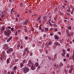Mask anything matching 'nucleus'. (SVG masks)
<instances>
[{"label": "nucleus", "instance_id": "nucleus-1", "mask_svg": "<svg viewBox=\"0 0 74 74\" xmlns=\"http://www.w3.org/2000/svg\"><path fill=\"white\" fill-rule=\"evenodd\" d=\"M29 71V69L28 68H26L24 69L23 71L24 73H27Z\"/></svg>", "mask_w": 74, "mask_h": 74}, {"label": "nucleus", "instance_id": "nucleus-2", "mask_svg": "<svg viewBox=\"0 0 74 74\" xmlns=\"http://www.w3.org/2000/svg\"><path fill=\"white\" fill-rule=\"evenodd\" d=\"M13 48H10L6 52L8 54H9L10 52H12L13 51Z\"/></svg>", "mask_w": 74, "mask_h": 74}, {"label": "nucleus", "instance_id": "nucleus-3", "mask_svg": "<svg viewBox=\"0 0 74 74\" xmlns=\"http://www.w3.org/2000/svg\"><path fill=\"white\" fill-rule=\"evenodd\" d=\"M32 65H33V63L31 62V60H29L27 66H29V67H31Z\"/></svg>", "mask_w": 74, "mask_h": 74}, {"label": "nucleus", "instance_id": "nucleus-4", "mask_svg": "<svg viewBox=\"0 0 74 74\" xmlns=\"http://www.w3.org/2000/svg\"><path fill=\"white\" fill-rule=\"evenodd\" d=\"M8 45L7 44H5L3 45V49H8Z\"/></svg>", "mask_w": 74, "mask_h": 74}, {"label": "nucleus", "instance_id": "nucleus-5", "mask_svg": "<svg viewBox=\"0 0 74 74\" xmlns=\"http://www.w3.org/2000/svg\"><path fill=\"white\" fill-rule=\"evenodd\" d=\"M74 34V32L73 31H71L70 32V33L68 34V37H70V36H73Z\"/></svg>", "mask_w": 74, "mask_h": 74}, {"label": "nucleus", "instance_id": "nucleus-6", "mask_svg": "<svg viewBox=\"0 0 74 74\" xmlns=\"http://www.w3.org/2000/svg\"><path fill=\"white\" fill-rule=\"evenodd\" d=\"M7 33L8 34V35H7V37H8V36H10V34L11 33V31L10 29H8L7 30Z\"/></svg>", "mask_w": 74, "mask_h": 74}, {"label": "nucleus", "instance_id": "nucleus-7", "mask_svg": "<svg viewBox=\"0 0 74 74\" xmlns=\"http://www.w3.org/2000/svg\"><path fill=\"white\" fill-rule=\"evenodd\" d=\"M56 68L58 69V70H57V73H59L60 72V69H59V66H58V65H57Z\"/></svg>", "mask_w": 74, "mask_h": 74}, {"label": "nucleus", "instance_id": "nucleus-8", "mask_svg": "<svg viewBox=\"0 0 74 74\" xmlns=\"http://www.w3.org/2000/svg\"><path fill=\"white\" fill-rule=\"evenodd\" d=\"M28 23V21L26 20L25 22L23 23V25H27Z\"/></svg>", "mask_w": 74, "mask_h": 74}, {"label": "nucleus", "instance_id": "nucleus-9", "mask_svg": "<svg viewBox=\"0 0 74 74\" xmlns=\"http://www.w3.org/2000/svg\"><path fill=\"white\" fill-rule=\"evenodd\" d=\"M12 38V36H11L10 37H9L8 39V40H7V42H9Z\"/></svg>", "mask_w": 74, "mask_h": 74}, {"label": "nucleus", "instance_id": "nucleus-10", "mask_svg": "<svg viewBox=\"0 0 74 74\" xmlns=\"http://www.w3.org/2000/svg\"><path fill=\"white\" fill-rule=\"evenodd\" d=\"M31 69L32 70H34L36 69V68H35V66L33 65L32 66Z\"/></svg>", "mask_w": 74, "mask_h": 74}, {"label": "nucleus", "instance_id": "nucleus-11", "mask_svg": "<svg viewBox=\"0 0 74 74\" xmlns=\"http://www.w3.org/2000/svg\"><path fill=\"white\" fill-rule=\"evenodd\" d=\"M55 45H56V46H58V45H59V46H60V44L58 42L55 43Z\"/></svg>", "mask_w": 74, "mask_h": 74}, {"label": "nucleus", "instance_id": "nucleus-12", "mask_svg": "<svg viewBox=\"0 0 74 74\" xmlns=\"http://www.w3.org/2000/svg\"><path fill=\"white\" fill-rule=\"evenodd\" d=\"M64 42V39H62L60 40V42L61 44H62Z\"/></svg>", "mask_w": 74, "mask_h": 74}, {"label": "nucleus", "instance_id": "nucleus-13", "mask_svg": "<svg viewBox=\"0 0 74 74\" xmlns=\"http://www.w3.org/2000/svg\"><path fill=\"white\" fill-rule=\"evenodd\" d=\"M5 27H2L1 29V32H3V31H4V30H5Z\"/></svg>", "mask_w": 74, "mask_h": 74}, {"label": "nucleus", "instance_id": "nucleus-14", "mask_svg": "<svg viewBox=\"0 0 74 74\" xmlns=\"http://www.w3.org/2000/svg\"><path fill=\"white\" fill-rule=\"evenodd\" d=\"M54 37L55 38V40H58V36L56 35L54 36Z\"/></svg>", "mask_w": 74, "mask_h": 74}, {"label": "nucleus", "instance_id": "nucleus-15", "mask_svg": "<svg viewBox=\"0 0 74 74\" xmlns=\"http://www.w3.org/2000/svg\"><path fill=\"white\" fill-rule=\"evenodd\" d=\"M48 22H49V26H51H51H53L52 24V23H51V22H50V21H49Z\"/></svg>", "mask_w": 74, "mask_h": 74}, {"label": "nucleus", "instance_id": "nucleus-16", "mask_svg": "<svg viewBox=\"0 0 74 74\" xmlns=\"http://www.w3.org/2000/svg\"><path fill=\"white\" fill-rule=\"evenodd\" d=\"M24 64L22 63H21V64H20V68H22V67L23 66Z\"/></svg>", "mask_w": 74, "mask_h": 74}, {"label": "nucleus", "instance_id": "nucleus-17", "mask_svg": "<svg viewBox=\"0 0 74 74\" xmlns=\"http://www.w3.org/2000/svg\"><path fill=\"white\" fill-rule=\"evenodd\" d=\"M63 65V64L62 63H60L59 65V67L60 68V67H62Z\"/></svg>", "mask_w": 74, "mask_h": 74}, {"label": "nucleus", "instance_id": "nucleus-18", "mask_svg": "<svg viewBox=\"0 0 74 74\" xmlns=\"http://www.w3.org/2000/svg\"><path fill=\"white\" fill-rule=\"evenodd\" d=\"M66 34L67 35V36H68V34H69V29H67L66 31Z\"/></svg>", "mask_w": 74, "mask_h": 74}, {"label": "nucleus", "instance_id": "nucleus-19", "mask_svg": "<svg viewBox=\"0 0 74 74\" xmlns=\"http://www.w3.org/2000/svg\"><path fill=\"white\" fill-rule=\"evenodd\" d=\"M73 68L71 69L69 71V73L70 74L72 73V71L73 70Z\"/></svg>", "mask_w": 74, "mask_h": 74}, {"label": "nucleus", "instance_id": "nucleus-20", "mask_svg": "<svg viewBox=\"0 0 74 74\" xmlns=\"http://www.w3.org/2000/svg\"><path fill=\"white\" fill-rule=\"evenodd\" d=\"M4 33H5V36L7 37V35H8V34L7 33V32H6L5 31H4Z\"/></svg>", "mask_w": 74, "mask_h": 74}, {"label": "nucleus", "instance_id": "nucleus-21", "mask_svg": "<svg viewBox=\"0 0 74 74\" xmlns=\"http://www.w3.org/2000/svg\"><path fill=\"white\" fill-rule=\"evenodd\" d=\"M28 50V49L27 48H26L25 49V52H26L27 53V50Z\"/></svg>", "mask_w": 74, "mask_h": 74}, {"label": "nucleus", "instance_id": "nucleus-22", "mask_svg": "<svg viewBox=\"0 0 74 74\" xmlns=\"http://www.w3.org/2000/svg\"><path fill=\"white\" fill-rule=\"evenodd\" d=\"M45 31H48L49 30V29L48 27H46L45 28Z\"/></svg>", "mask_w": 74, "mask_h": 74}, {"label": "nucleus", "instance_id": "nucleus-23", "mask_svg": "<svg viewBox=\"0 0 74 74\" xmlns=\"http://www.w3.org/2000/svg\"><path fill=\"white\" fill-rule=\"evenodd\" d=\"M67 28L68 29H69V30H71V26H69V27H67Z\"/></svg>", "mask_w": 74, "mask_h": 74}, {"label": "nucleus", "instance_id": "nucleus-24", "mask_svg": "<svg viewBox=\"0 0 74 74\" xmlns=\"http://www.w3.org/2000/svg\"><path fill=\"white\" fill-rule=\"evenodd\" d=\"M24 30L25 31V32H27L28 31V30L26 28H25L24 29Z\"/></svg>", "mask_w": 74, "mask_h": 74}, {"label": "nucleus", "instance_id": "nucleus-25", "mask_svg": "<svg viewBox=\"0 0 74 74\" xmlns=\"http://www.w3.org/2000/svg\"><path fill=\"white\" fill-rule=\"evenodd\" d=\"M0 16H1V17H2L3 18H4V15H3V14H0Z\"/></svg>", "mask_w": 74, "mask_h": 74}, {"label": "nucleus", "instance_id": "nucleus-26", "mask_svg": "<svg viewBox=\"0 0 74 74\" xmlns=\"http://www.w3.org/2000/svg\"><path fill=\"white\" fill-rule=\"evenodd\" d=\"M58 29L57 28H54V31L55 32H58Z\"/></svg>", "mask_w": 74, "mask_h": 74}, {"label": "nucleus", "instance_id": "nucleus-27", "mask_svg": "<svg viewBox=\"0 0 74 74\" xmlns=\"http://www.w3.org/2000/svg\"><path fill=\"white\" fill-rule=\"evenodd\" d=\"M35 64L36 66H38V65H39L38 62H36Z\"/></svg>", "mask_w": 74, "mask_h": 74}, {"label": "nucleus", "instance_id": "nucleus-28", "mask_svg": "<svg viewBox=\"0 0 74 74\" xmlns=\"http://www.w3.org/2000/svg\"><path fill=\"white\" fill-rule=\"evenodd\" d=\"M49 45H52V42L51 41L49 42Z\"/></svg>", "mask_w": 74, "mask_h": 74}, {"label": "nucleus", "instance_id": "nucleus-29", "mask_svg": "<svg viewBox=\"0 0 74 74\" xmlns=\"http://www.w3.org/2000/svg\"><path fill=\"white\" fill-rule=\"evenodd\" d=\"M47 18V16H45L42 17L43 19H45Z\"/></svg>", "mask_w": 74, "mask_h": 74}, {"label": "nucleus", "instance_id": "nucleus-30", "mask_svg": "<svg viewBox=\"0 0 74 74\" xmlns=\"http://www.w3.org/2000/svg\"><path fill=\"white\" fill-rule=\"evenodd\" d=\"M2 54L3 56H5V51H2Z\"/></svg>", "mask_w": 74, "mask_h": 74}, {"label": "nucleus", "instance_id": "nucleus-31", "mask_svg": "<svg viewBox=\"0 0 74 74\" xmlns=\"http://www.w3.org/2000/svg\"><path fill=\"white\" fill-rule=\"evenodd\" d=\"M25 63H26V60H23L22 62V63H23V64H24Z\"/></svg>", "mask_w": 74, "mask_h": 74}, {"label": "nucleus", "instance_id": "nucleus-32", "mask_svg": "<svg viewBox=\"0 0 74 74\" xmlns=\"http://www.w3.org/2000/svg\"><path fill=\"white\" fill-rule=\"evenodd\" d=\"M65 55H66V53H62V56H65Z\"/></svg>", "mask_w": 74, "mask_h": 74}, {"label": "nucleus", "instance_id": "nucleus-33", "mask_svg": "<svg viewBox=\"0 0 74 74\" xmlns=\"http://www.w3.org/2000/svg\"><path fill=\"white\" fill-rule=\"evenodd\" d=\"M39 30H41V29H42V28L41 27V25H40L39 26Z\"/></svg>", "mask_w": 74, "mask_h": 74}, {"label": "nucleus", "instance_id": "nucleus-34", "mask_svg": "<svg viewBox=\"0 0 74 74\" xmlns=\"http://www.w3.org/2000/svg\"><path fill=\"white\" fill-rule=\"evenodd\" d=\"M9 62H10V60L9 59H8L7 60L6 63H9Z\"/></svg>", "mask_w": 74, "mask_h": 74}, {"label": "nucleus", "instance_id": "nucleus-35", "mask_svg": "<svg viewBox=\"0 0 74 74\" xmlns=\"http://www.w3.org/2000/svg\"><path fill=\"white\" fill-rule=\"evenodd\" d=\"M67 11L68 12H70V8H69L67 10Z\"/></svg>", "mask_w": 74, "mask_h": 74}, {"label": "nucleus", "instance_id": "nucleus-36", "mask_svg": "<svg viewBox=\"0 0 74 74\" xmlns=\"http://www.w3.org/2000/svg\"><path fill=\"white\" fill-rule=\"evenodd\" d=\"M14 70H16L17 69V67L16 66H15L14 67Z\"/></svg>", "mask_w": 74, "mask_h": 74}, {"label": "nucleus", "instance_id": "nucleus-37", "mask_svg": "<svg viewBox=\"0 0 74 74\" xmlns=\"http://www.w3.org/2000/svg\"><path fill=\"white\" fill-rule=\"evenodd\" d=\"M29 54H30V56H32L33 55V53H32V52L30 53Z\"/></svg>", "mask_w": 74, "mask_h": 74}, {"label": "nucleus", "instance_id": "nucleus-38", "mask_svg": "<svg viewBox=\"0 0 74 74\" xmlns=\"http://www.w3.org/2000/svg\"><path fill=\"white\" fill-rule=\"evenodd\" d=\"M18 34V32L16 31L15 34V35L16 36Z\"/></svg>", "mask_w": 74, "mask_h": 74}, {"label": "nucleus", "instance_id": "nucleus-39", "mask_svg": "<svg viewBox=\"0 0 74 74\" xmlns=\"http://www.w3.org/2000/svg\"><path fill=\"white\" fill-rule=\"evenodd\" d=\"M41 16H40L37 19L38 21V20H40V19H41Z\"/></svg>", "mask_w": 74, "mask_h": 74}, {"label": "nucleus", "instance_id": "nucleus-40", "mask_svg": "<svg viewBox=\"0 0 74 74\" xmlns=\"http://www.w3.org/2000/svg\"><path fill=\"white\" fill-rule=\"evenodd\" d=\"M57 56L56 54H55L54 55V59H55V58H56V57H57Z\"/></svg>", "mask_w": 74, "mask_h": 74}, {"label": "nucleus", "instance_id": "nucleus-41", "mask_svg": "<svg viewBox=\"0 0 74 74\" xmlns=\"http://www.w3.org/2000/svg\"><path fill=\"white\" fill-rule=\"evenodd\" d=\"M23 3H21L20 4V5H21L20 7H23Z\"/></svg>", "mask_w": 74, "mask_h": 74}, {"label": "nucleus", "instance_id": "nucleus-42", "mask_svg": "<svg viewBox=\"0 0 74 74\" xmlns=\"http://www.w3.org/2000/svg\"><path fill=\"white\" fill-rule=\"evenodd\" d=\"M54 27H56V26H58V25L56 24H53Z\"/></svg>", "mask_w": 74, "mask_h": 74}, {"label": "nucleus", "instance_id": "nucleus-43", "mask_svg": "<svg viewBox=\"0 0 74 74\" xmlns=\"http://www.w3.org/2000/svg\"><path fill=\"white\" fill-rule=\"evenodd\" d=\"M48 58L50 60H51V59H52V58H51V57H48Z\"/></svg>", "mask_w": 74, "mask_h": 74}, {"label": "nucleus", "instance_id": "nucleus-44", "mask_svg": "<svg viewBox=\"0 0 74 74\" xmlns=\"http://www.w3.org/2000/svg\"><path fill=\"white\" fill-rule=\"evenodd\" d=\"M12 56L13 57H14L15 56V53H13L12 54Z\"/></svg>", "mask_w": 74, "mask_h": 74}, {"label": "nucleus", "instance_id": "nucleus-45", "mask_svg": "<svg viewBox=\"0 0 74 74\" xmlns=\"http://www.w3.org/2000/svg\"><path fill=\"white\" fill-rule=\"evenodd\" d=\"M7 28H8V29H10L11 28V27L9 26L7 27Z\"/></svg>", "mask_w": 74, "mask_h": 74}, {"label": "nucleus", "instance_id": "nucleus-46", "mask_svg": "<svg viewBox=\"0 0 74 74\" xmlns=\"http://www.w3.org/2000/svg\"><path fill=\"white\" fill-rule=\"evenodd\" d=\"M41 67V66L39 65L38 67V70H40V67Z\"/></svg>", "mask_w": 74, "mask_h": 74}, {"label": "nucleus", "instance_id": "nucleus-47", "mask_svg": "<svg viewBox=\"0 0 74 74\" xmlns=\"http://www.w3.org/2000/svg\"><path fill=\"white\" fill-rule=\"evenodd\" d=\"M62 52H63V53H65V50H64V49H63Z\"/></svg>", "mask_w": 74, "mask_h": 74}, {"label": "nucleus", "instance_id": "nucleus-48", "mask_svg": "<svg viewBox=\"0 0 74 74\" xmlns=\"http://www.w3.org/2000/svg\"><path fill=\"white\" fill-rule=\"evenodd\" d=\"M62 7L64 8V9H65L66 8V7H65V6L62 5Z\"/></svg>", "mask_w": 74, "mask_h": 74}, {"label": "nucleus", "instance_id": "nucleus-49", "mask_svg": "<svg viewBox=\"0 0 74 74\" xmlns=\"http://www.w3.org/2000/svg\"><path fill=\"white\" fill-rule=\"evenodd\" d=\"M15 20L16 21H18V18L16 17L15 18Z\"/></svg>", "mask_w": 74, "mask_h": 74}, {"label": "nucleus", "instance_id": "nucleus-50", "mask_svg": "<svg viewBox=\"0 0 74 74\" xmlns=\"http://www.w3.org/2000/svg\"><path fill=\"white\" fill-rule=\"evenodd\" d=\"M58 7V6H56V8H55V10L56 11H57V10H58V9L57 8Z\"/></svg>", "mask_w": 74, "mask_h": 74}, {"label": "nucleus", "instance_id": "nucleus-51", "mask_svg": "<svg viewBox=\"0 0 74 74\" xmlns=\"http://www.w3.org/2000/svg\"><path fill=\"white\" fill-rule=\"evenodd\" d=\"M11 30L12 31V32H13V30H14V28H12L11 29Z\"/></svg>", "mask_w": 74, "mask_h": 74}, {"label": "nucleus", "instance_id": "nucleus-52", "mask_svg": "<svg viewBox=\"0 0 74 74\" xmlns=\"http://www.w3.org/2000/svg\"><path fill=\"white\" fill-rule=\"evenodd\" d=\"M66 57H67L68 58H69V54H66Z\"/></svg>", "mask_w": 74, "mask_h": 74}, {"label": "nucleus", "instance_id": "nucleus-53", "mask_svg": "<svg viewBox=\"0 0 74 74\" xmlns=\"http://www.w3.org/2000/svg\"><path fill=\"white\" fill-rule=\"evenodd\" d=\"M35 47V44H33L32 45V47Z\"/></svg>", "mask_w": 74, "mask_h": 74}, {"label": "nucleus", "instance_id": "nucleus-54", "mask_svg": "<svg viewBox=\"0 0 74 74\" xmlns=\"http://www.w3.org/2000/svg\"><path fill=\"white\" fill-rule=\"evenodd\" d=\"M17 17H19V16H20V15L19 14H18L17 15Z\"/></svg>", "mask_w": 74, "mask_h": 74}, {"label": "nucleus", "instance_id": "nucleus-55", "mask_svg": "<svg viewBox=\"0 0 74 74\" xmlns=\"http://www.w3.org/2000/svg\"><path fill=\"white\" fill-rule=\"evenodd\" d=\"M72 57L73 58V62H74V54L73 55Z\"/></svg>", "mask_w": 74, "mask_h": 74}, {"label": "nucleus", "instance_id": "nucleus-56", "mask_svg": "<svg viewBox=\"0 0 74 74\" xmlns=\"http://www.w3.org/2000/svg\"><path fill=\"white\" fill-rule=\"evenodd\" d=\"M3 57H0V59L1 60H3Z\"/></svg>", "mask_w": 74, "mask_h": 74}, {"label": "nucleus", "instance_id": "nucleus-57", "mask_svg": "<svg viewBox=\"0 0 74 74\" xmlns=\"http://www.w3.org/2000/svg\"><path fill=\"white\" fill-rule=\"evenodd\" d=\"M66 14H67V15H68L69 16V15H70V13H67Z\"/></svg>", "mask_w": 74, "mask_h": 74}, {"label": "nucleus", "instance_id": "nucleus-58", "mask_svg": "<svg viewBox=\"0 0 74 74\" xmlns=\"http://www.w3.org/2000/svg\"><path fill=\"white\" fill-rule=\"evenodd\" d=\"M43 36L44 37H46V35H45V34H44L43 35Z\"/></svg>", "mask_w": 74, "mask_h": 74}, {"label": "nucleus", "instance_id": "nucleus-59", "mask_svg": "<svg viewBox=\"0 0 74 74\" xmlns=\"http://www.w3.org/2000/svg\"><path fill=\"white\" fill-rule=\"evenodd\" d=\"M58 34H59L60 35V34H61V32H58Z\"/></svg>", "mask_w": 74, "mask_h": 74}, {"label": "nucleus", "instance_id": "nucleus-60", "mask_svg": "<svg viewBox=\"0 0 74 74\" xmlns=\"http://www.w3.org/2000/svg\"><path fill=\"white\" fill-rule=\"evenodd\" d=\"M25 38L26 39V40H27L28 38H27V37L26 36Z\"/></svg>", "mask_w": 74, "mask_h": 74}, {"label": "nucleus", "instance_id": "nucleus-61", "mask_svg": "<svg viewBox=\"0 0 74 74\" xmlns=\"http://www.w3.org/2000/svg\"><path fill=\"white\" fill-rule=\"evenodd\" d=\"M11 74H14V72L13 71H12L11 72Z\"/></svg>", "mask_w": 74, "mask_h": 74}, {"label": "nucleus", "instance_id": "nucleus-62", "mask_svg": "<svg viewBox=\"0 0 74 74\" xmlns=\"http://www.w3.org/2000/svg\"><path fill=\"white\" fill-rule=\"evenodd\" d=\"M31 12H32V10H29V14H30V13H31Z\"/></svg>", "mask_w": 74, "mask_h": 74}, {"label": "nucleus", "instance_id": "nucleus-63", "mask_svg": "<svg viewBox=\"0 0 74 74\" xmlns=\"http://www.w3.org/2000/svg\"><path fill=\"white\" fill-rule=\"evenodd\" d=\"M45 52H46V53H47V54L48 53V51L47 50H46Z\"/></svg>", "mask_w": 74, "mask_h": 74}, {"label": "nucleus", "instance_id": "nucleus-64", "mask_svg": "<svg viewBox=\"0 0 74 74\" xmlns=\"http://www.w3.org/2000/svg\"><path fill=\"white\" fill-rule=\"evenodd\" d=\"M73 11H72V12H71V14H73Z\"/></svg>", "mask_w": 74, "mask_h": 74}]
</instances>
